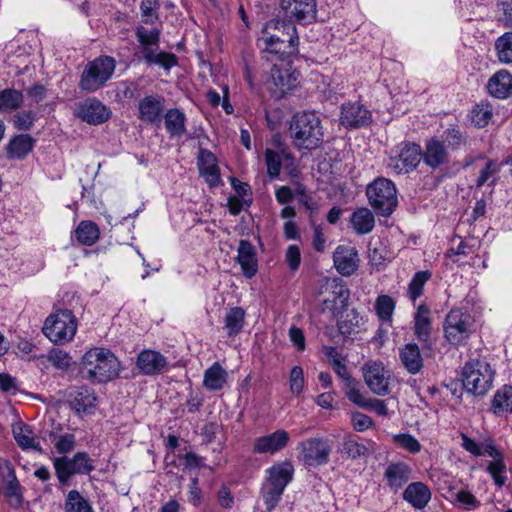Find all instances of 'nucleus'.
<instances>
[{
    "instance_id": "f257e3e1",
    "label": "nucleus",
    "mask_w": 512,
    "mask_h": 512,
    "mask_svg": "<svg viewBox=\"0 0 512 512\" xmlns=\"http://www.w3.org/2000/svg\"><path fill=\"white\" fill-rule=\"evenodd\" d=\"M289 136L298 150H315L324 141V128L320 115L315 111H302L293 115Z\"/></svg>"
},
{
    "instance_id": "f03ea898",
    "label": "nucleus",
    "mask_w": 512,
    "mask_h": 512,
    "mask_svg": "<svg viewBox=\"0 0 512 512\" xmlns=\"http://www.w3.org/2000/svg\"><path fill=\"white\" fill-rule=\"evenodd\" d=\"M266 50L280 57H290L298 52L299 37L291 20H271L263 29Z\"/></svg>"
},
{
    "instance_id": "7ed1b4c3",
    "label": "nucleus",
    "mask_w": 512,
    "mask_h": 512,
    "mask_svg": "<svg viewBox=\"0 0 512 512\" xmlns=\"http://www.w3.org/2000/svg\"><path fill=\"white\" fill-rule=\"evenodd\" d=\"M120 363L108 349L93 348L87 351L80 363V374L84 379L103 383L118 375Z\"/></svg>"
},
{
    "instance_id": "20e7f679",
    "label": "nucleus",
    "mask_w": 512,
    "mask_h": 512,
    "mask_svg": "<svg viewBox=\"0 0 512 512\" xmlns=\"http://www.w3.org/2000/svg\"><path fill=\"white\" fill-rule=\"evenodd\" d=\"M293 475L294 467L288 460L275 463L267 470V483L262 488V494L268 511L278 505L286 486L292 481Z\"/></svg>"
},
{
    "instance_id": "39448f33",
    "label": "nucleus",
    "mask_w": 512,
    "mask_h": 512,
    "mask_svg": "<svg viewBox=\"0 0 512 512\" xmlns=\"http://www.w3.org/2000/svg\"><path fill=\"white\" fill-rule=\"evenodd\" d=\"M115 68L116 61L111 56L102 55L89 61L80 75L79 88L87 93L101 89L112 78Z\"/></svg>"
},
{
    "instance_id": "423d86ee",
    "label": "nucleus",
    "mask_w": 512,
    "mask_h": 512,
    "mask_svg": "<svg viewBox=\"0 0 512 512\" xmlns=\"http://www.w3.org/2000/svg\"><path fill=\"white\" fill-rule=\"evenodd\" d=\"M493 379L490 364L477 359L466 362L461 371L463 388L473 396H484L491 389Z\"/></svg>"
},
{
    "instance_id": "0eeeda50",
    "label": "nucleus",
    "mask_w": 512,
    "mask_h": 512,
    "mask_svg": "<svg viewBox=\"0 0 512 512\" xmlns=\"http://www.w3.org/2000/svg\"><path fill=\"white\" fill-rule=\"evenodd\" d=\"M53 467L61 486H68L72 476L88 475L95 469L93 459L86 452H77L72 457H55Z\"/></svg>"
},
{
    "instance_id": "6e6552de",
    "label": "nucleus",
    "mask_w": 512,
    "mask_h": 512,
    "mask_svg": "<svg viewBox=\"0 0 512 512\" xmlns=\"http://www.w3.org/2000/svg\"><path fill=\"white\" fill-rule=\"evenodd\" d=\"M77 331V320L67 309L50 315L44 323L43 333L53 343L64 344L73 339Z\"/></svg>"
},
{
    "instance_id": "1a4fd4ad",
    "label": "nucleus",
    "mask_w": 512,
    "mask_h": 512,
    "mask_svg": "<svg viewBox=\"0 0 512 512\" xmlns=\"http://www.w3.org/2000/svg\"><path fill=\"white\" fill-rule=\"evenodd\" d=\"M371 206L381 215L389 216L397 206L395 184L386 178H377L366 190Z\"/></svg>"
},
{
    "instance_id": "9d476101",
    "label": "nucleus",
    "mask_w": 512,
    "mask_h": 512,
    "mask_svg": "<svg viewBox=\"0 0 512 512\" xmlns=\"http://www.w3.org/2000/svg\"><path fill=\"white\" fill-rule=\"evenodd\" d=\"M421 161V147L414 142L405 141L392 149L387 160V168L395 175L414 171Z\"/></svg>"
},
{
    "instance_id": "9b49d317",
    "label": "nucleus",
    "mask_w": 512,
    "mask_h": 512,
    "mask_svg": "<svg viewBox=\"0 0 512 512\" xmlns=\"http://www.w3.org/2000/svg\"><path fill=\"white\" fill-rule=\"evenodd\" d=\"M297 450L300 463L309 468H317L329 462L332 446L327 438L311 437L299 442Z\"/></svg>"
},
{
    "instance_id": "f8f14e48",
    "label": "nucleus",
    "mask_w": 512,
    "mask_h": 512,
    "mask_svg": "<svg viewBox=\"0 0 512 512\" xmlns=\"http://www.w3.org/2000/svg\"><path fill=\"white\" fill-rule=\"evenodd\" d=\"M296 82L297 75L291 70L289 63L274 64L267 81V88L271 97L279 100L296 85Z\"/></svg>"
},
{
    "instance_id": "ddd939ff",
    "label": "nucleus",
    "mask_w": 512,
    "mask_h": 512,
    "mask_svg": "<svg viewBox=\"0 0 512 512\" xmlns=\"http://www.w3.org/2000/svg\"><path fill=\"white\" fill-rule=\"evenodd\" d=\"M444 331L449 343H462L470 333V316L461 309H452L445 318Z\"/></svg>"
},
{
    "instance_id": "4468645a",
    "label": "nucleus",
    "mask_w": 512,
    "mask_h": 512,
    "mask_svg": "<svg viewBox=\"0 0 512 512\" xmlns=\"http://www.w3.org/2000/svg\"><path fill=\"white\" fill-rule=\"evenodd\" d=\"M364 380L369 389L376 395L385 396L389 394V371L382 362L370 361L363 368Z\"/></svg>"
},
{
    "instance_id": "2eb2a0df",
    "label": "nucleus",
    "mask_w": 512,
    "mask_h": 512,
    "mask_svg": "<svg viewBox=\"0 0 512 512\" xmlns=\"http://www.w3.org/2000/svg\"><path fill=\"white\" fill-rule=\"evenodd\" d=\"M75 115L90 125H99L110 118L111 110L97 98H87L78 104Z\"/></svg>"
},
{
    "instance_id": "dca6fc26",
    "label": "nucleus",
    "mask_w": 512,
    "mask_h": 512,
    "mask_svg": "<svg viewBox=\"0 0 512 512\" xmlns=\"http://www.w3.org/2000/svg\"><path fill=\"white\" fill-rule=\"evenodd\" d=\"M421 160L426 166L436 170L449 163V151L440 138L432 137L425 142L424 150L421 149Z\"/></svg>"
},
{
    "instance_id": "f3484780",
    "label": "nucleus",
    "mask_w": 512,
    "mask_h": 512,
    "mask_svg": "<svg viewBox=\"0 0 512 512\" xmlns=\"http://www.w3.org/2000/svg\"><path fill=\"white\" fill-rule=\"evenodd\" d=\"M280 8L289 20L310 22L316 16L315 0H281Z\"/></svg>"
},
{
    "instance_id": "a211bd4d",
    "label": "nucleus",
    "mask_w": 512,
    "mask_h": 512,
    "mask_svg": "<svg viewBox=\"0 0 512 512\" xmlns=\"http://www.w3.org/2000/svg\"><path fill=\"white\" fill-rule=\"evenodd\" d=\"M371 122V113L358 102L344 103L341 107L340 123L347 128H360Z\"/></svg>"
},
{
    "instance_id": "6ab92c4d",
    "label": "nucleus",
    "mask_w": 512,
    "mask_h": 512,
    "mask_svg": "<svg viewBox=\"0 0 512 512\" xmlns=\"http://www.w3.org/2000/svg\"><path fill=\"white\" fill-rule=\"evenodd\" d=\"M289 441V433L286 430L279 429L271 434L256 438L253 451L258 454H275L283 450Z\"/></svg>"
},
{
    "instance_id": "aec40b11",
    "label": "nucleus",
    "mask_w": 512,
    "mask_h": 512,
    "mask_svg": "<svg viewBox=\"0 0 512 512\" xmlns=\"http://www.w3.org/2000/svg\"><path fill=\"white\" fill-rule=\"evenodd\" d=\"M136 366L143 375L161 374L168 366L167 358L155 350H143L137 356Z\"/></svg>"
},
{
    "instance_id": "412c9836",
    "label": "nucleus",
    "mask_w": 512,
    "mask_h": 512,
    "mask_svg": "<svg viewBox=\"0 0 512 512\" xmlns=\"http://www.w3.org/2000/svg\"><path fill=\"white\" fill-rule=\"evenodd\" d=\"M164 101V97L160 95L145 96L138 103V119L149 124L159 123L164 110Z\"/></svg>"
},
{
    "instance_id": "4be33fe9",
    "label": "nucleus",
    "mask_w": 512,
    "mask_h": 512,
    "mask_svg": "<svg viewBox=\"0 0 512 512\" xmlns=\"http://www.w3.org/2000/svg\"><path fill=\"white\" fill-rule=\"evenodd\" d=\"M197 165L200 176L203 177L210 186L215 187L219 185L221 182L220 171L217 165V159L211 151L200 149Z\"/></svg>"
},
{
    "instance_id": "5701e85b",
    "label": "nucleus",
    "mask_w": 512,
    "mask_h": 512,
    "mask_svg": "<svg viewBox=\"0 0 512 512\" xmlns=\"http://www.w3.org/2000/svg\"><path fill=\"white\" fill-rule=\"evenodd\" d=\"M236 260L246 278L251 279L258 271L256 250L248 240H240L237 249Z\"/></svg>"
},
{
    "instance_id": "b1692460",
    "label": "nucleus",
    "mask_w": 512,
    "mask_h": 512,
    "mask_svg": "<svg viewBox=\"0 0 512 512\" xmlns=\"http://www.w3.org/2000/svg\"><path fill=\"white\" fill-rule=\"evenodd\" d=\"M333 261L337 271L343 276H350L357 269V251L348 246L340 245L336 248Z\"/></svg>"
},
{
    "instance_id": "393cba45",
    "label": "nucleus",
    "mask_w": 512,
    "mask_h": 512,
    "mask_svg": "<svg viewBox=\"0 0 512 512\" xmlns=\"http://www.w3.org/2000/svg\"><path fill=\"white\" fill-rule=\"evenodd\" d=\"M412 470L404 462L391 463L387 466L384 477L387 480L388 487L394 492L402 489L410 480Z\"/></svg>"
},
{
    "instance_id": "a878e982",
    "label": "nucleus",
    "mask_w": 512,
    "mask_h": 512,
    "mask_svg": "<svg viewBox=\"0 0 512 512\" xmlns=\"http://www.w3.org/2000/svg\"><path fill=\"white\" fill-rule=\"evenodd\" d=\"M431 490L423 482H412L404 490L402 497L415 509H423L431 500Z\"/></svg>"
},
{
    "instance_id": "bb28decb",
    "label": "nucleus",
    "mask_w": 512,
    "mask_h": 512,
    "mask_svg": "<svg viewBox=\"0 0 512 512\" xmlns=\"http://www.w3.org/2000/svg\"><path fill=\"white\" fill-rule=\"evenodd\" d=\"M487 89L491 96L506 99L512 95V75L507 70L497 71L488 81Z\"/></svg>"
},
{
    "instance_id": "cd10ccee",
    "label": "nucleus",
    "mask_w": 512,
    "mask_h": 512,
    "mask_svg": "<svg viewBox=\"0 0 512 512\" xmlns=\"http://www.w3.org/2000/svg\"><path fill=\"white\" fill-rule=\"evenodd\" d=\"M399 358L404 368L412 375L419 373L424 366L420 349L415 343H408L401 347Z\"/></svg>"
},
{
    "instance_id": "c85d7f7f",
    "label": "nucleus",
    "mask_w": 512,
    "mask_h": 512,
    "mask_svg": "<svg viewBox=\"0 0 512 512\" xmlns=\"http://www.w3.org/2000/svg\"><path fill=\"white\" fill-rule=\"evenodd\" d=\"M264 157L267 166V173L271 178H276L280 175L283 164L288 166L293 165L294 162L293 155L285 150L275 151L267 148L265 150Z\"/></svg>"
},
{
    "instance_id": "c756f323",
    "label": "nucleus",
    "mask_w": 512,
    "mask_h": 512,
    "mask_svg": "<svg viewBox=\"0 0 512 512\" xmlns=\"http://www.w3.org/2000/svg\"><path fill=\"white\" fill-rule=\"evenodd\" d=\"M228 372L219 362L213 363L204 372L203 386L209 391H219L227 383Z\"/></svg>"
},
{
    "instance_id": "7c9ffc66",
    "label": "nucleus",
    "mask_w": 512,
    "mask_h": 512,
    "mask_svg": "<svg viewBox=\"0 0 512 512\" xmlns=\"http://www.w3.org/2000/svg\"><path fill=\"white\" fill-rule=\"evenodd\" d=\"M414 333L419 341L428 343L431 335L430 309L422 304L414 317Z\"/></svg>"
},
{
    "instance_id": "2f4dec72",
    "label": "nucleus",
    "mask_w": 512,
    "mask_h": 512,
    "mask_svg": "<svg viewBox=\"0 0 512 512\" xmlns=\"http://www.w3.org/2000/svg\"><path fill=\"white\" fill-rule=\"evenodd\" d=\"M144 61L149 65H158L165 70H170L178 64V58L170 52L159 51L153 48H145L141 51Z\"/></svg>"
},
{
    "instance_id": "473e14b6",
    "label": "nucleus",
    "mask_w": 512,
    "mask_h": 512,
    "mask_svg": "<svg viewBox=\"0 0 512 512\" xmlns=\"http://www.w3.org/2000/svg\"><path fill=\"white\" fill-rule=\"evenodd\" d=\"M70 407L76 413H91L96 407V396L94 392L86 387H80L74 398L70 401Z\"/></svg>"
},
{
    "instance_id": "72a5a7b5",
    "label": "nucleus",
    "mask_w": 512,
    "mask_h": 512,
    "mask_svg": "<svg viewBox=\"0 0 512 512\" xmlns=\"http://www.w3.org/2000/svg\"><path fill=\"white\" fill-rule=\"evenodd\" d=\"M61 425L57 424L49 433V439L54 444L59 454H67L72 452L76 447V437L72 433H60Z\"/></svg>"
},
{
    "instance_id": "f704fd0d",
    "label": "nucleus",
    "mask_w": 512,
    "mask_h": 512,
    "mask_svg": "<svg viewBox=\"0 0 512 512\" xmlns=\"http://www.w3.org/2000/svg\"><path fill=\"white\" fill-rule=\"evenodd\" d=\"M164 122L166 130L172 138L181 137L186 131V116L177 108L167 110L164 115Z\"/></svg>"
},
{
    "instance_id": "c9c22d12",
    "label": "nucleus",
    "mask_w": 512,
    "mask_h": 512,
    "mask_svg": "<svg viewBox=\"0 0 512 512\" xmlns=\"http://www.w3.org/2000/svg\"><path fill=\"white\" fill-rule=\"evenodd\" d=\"M351 224L358 235L370 233L375 226V218L368 208H359L351 216Z\"/></svg>"
},
{
    "instance_id": "e433bc0d",
    "label": "nucleus",
    "mask_w": 512,
    "mask_h": 512,
    "mask_svg": "<svg viewBox=\"0 0 512 512\" xmlns=\"http://www.w3.org/2000/svg\"><path fill=\"white\" fill-rule=\"evenodd\" d=\"M76 240L84 246H92L100 237V230L92 221H81L75 229Z\"/></svg>"
},
{
    "instance_id": "4c0bfd02",
    "label": "nucleus",
    "mask_w": 512,
    "mask_h": 512,
    "mask_svg": "<svg viewBox=\"0 0 512 512\" xmlns=\"http://www.w3.org/2000/svg\"><path fill=\"white\" fill-rule=\"evenodd\" d=\"M34 140L29 135H18L10 140L7 146L9 158L22 159L33 148Z\"/></svg>"
},
{
    "instance_id": "58836bf2",
    "label": "nucleus",
    "mask_w": 512,
    "mask_h": 512,
    "mask_svg": "<svg viewBox=\"0 0 512 512\" xmlns=\"http://www.w3.org/2000/svg\"><path fill=\"white\" fill-rule=\"evenodd\" d=\"M15 440L22 449H31L42 452V447L37 437L33 435L28 425H21L13 430Z\"/></svg>"
},
{
    "instance_id": "ea45409f",
    "label": "nucleus",
    "mask_w": 512,
    "mask_h": 512,
    "mask_svg": "<svg viewBox=\"0 0 512 512\" xmlns=\"http://www.w3.org/2000/svg\"><path fill=\"white\" fill-rule=\"evenodd\" d=\"M363 318L356 309H346L337 321V327L342 335H350L362 323Z\"/></svg>"
},
{
    "instance_id": "a19ab883",
    "label": "nucleus",
    "mask_w": 512,
    "mask_h": 512,
    "mask_svg": "<svg viewBox=\"0 0 512 512\" xmlns=\"http://www.w3.org/2000/svg\"><path fill=\"white\" fill-rule=\"evenodd\" d=\"M338 452L346 459H357L368 454V449L365 445L358 443L351 435L343 438Z\"/></svg>"
},
{
    "instance_id": "79ce46f5",
    "label": "nucleus",
    "mask_w": 512,
    "mask_h": 512,
    "mask_svg": "<svg viewBox=\"0 0 512 512\" xmlns=\"http://www.w3.org/2000/svg\"><path fill=\"white\" fill-rule=\"evenodd\" d=\"M245 311L241 307L231 308L225 318V328L229 337L235 336L242 330L244 326Z\"/></svg>"
},
{
    "instance_id": "37998d69",
    "label": "nucleus",
    "mask_w": 512,
    "mask_h": 512,
    "mask_svg": "<svg viewBox=\"0 0 512 512\" xmlns=\"http://www.w3.org/2000/svg\"><path fill=\"white\" fill-rule=\"evenodd\" d=\"M23 103V94L15 89H4L0 91V111L11 112L18 109Z\"/></svg>"
},
{
    "instance_id": "c03bdc74",
    "label": "nucleus",
    "mask_w": 512,
    "mask_h": 512,
    "mask_svg": "<svg viewBox=\"0 0 512 512\" xmlns=\"http://www.w3.org/2000/svg\"><path fill=\"white\" fill-rule=\"evenodd\" d=\"M440 141L444 142L447 150L450 149L455 151L467 144V135L463 133L457 126H453L443 132Z\"/></svg>"
},
{
    "instance_id": "a18cd8bd",
    "label": "nucleus",
    "mask_w": 512,
    "mask_h": 512,
    "mask_svg": "<svg viewBox=\"0 0 512 512\" xmlns=\"http://www.w3.org/2000/svg\"><path fill=\"white\" fill-rule=\"evenodd\" d=\"M64 510L65 512H94L89 502L77 490L68 492Z\"/></svg>"
},
{
    "instance_id": "49530a36",
    "label": "nucleus",
    "mask_w": 512,
    "mask_h": 512,
    "mask_svg": "<svg viewBox=\"0 0 512 512\" xmlns=\"http://www.w3.org/2000/svg\"><path fill=\"white\" fill-rule=\"evenodd\" d=\"M38 359L42 364L47 360L58 370H67L72 363V357L66 351L57 348L51 349L46 356L42 355Z\"/></svg>"
},
{
    "instance_id": "de8ad7c7",
    "label": "nucleus",
    "mask_w": 512,
    "mask_h": 512,
    "mask_svg": "<svg viewBox=\"0 0 512 512\" xmlns=\"http://www.w3.org/2000/svg\"><path fill=\"white\" fill-rule=\"evenodd\" d=\"M495 413L512 412V386H503L493 398Z\"/></svg>"
},
{
    "instance_id": "09e8293b",
    "label": "nucleus",
    "mask_w": 512,
    "mask_h": 512,
    "mask_svg": "<svg viewBox=\"0 0 512 512\" xmlns=\"http://www.w3.org/2000/svg\"><path fill=\"white\" fill-rule=\"evenodd\" d=\"M497 56L502 63H512V32H506L495 41Z\"/></svg>"
},
{
    "instance_id": "8fccbe9b",
    "label": "nucleus",
    "mask_w": 512,
    "mask_h": 512,
    "mask_svg": "<svg viewBox=\"0 0 512 512\" xmlns=\"http://www.w3.org/2000/svg\"><path fill=\"white\" fill-rule=\"evenodd\" d=\"M431 278L429 271H419L414 274L408 285V296L412 301L418 299L422 293L426 282Z\"/></svg>"
},
{
    "instance_id": "3c124183",
    "label": "nucleus",
    "mask_w": 512,
    "mask_h": 512,
    "mask_svg": "<svg viewBox=\"0 0 512 512\" xmlns=\"http://www.w3.org/2000/svg\"><path fill=\"white\" fill-rule=\"evenodd\" d=\"M395 309L394 300L388 295H380L375 302V310L382 321H388L392 318Z\"/></svg>"
},
{
    "instance_id": "603ef678",
    "label": "nucleus",
    "mask_w": 512,
    "mask_h": 512,
    "mask_svg": "<svg viewBox=\"0 0 512 512\" xmlns=\"http://www.w3.org/2000/svg\"><path fill=\"white\" fill-rule=\"evenodd\" d=\"M492 109L488 104H477L471 111V121L478 127H485L492 118Z\"/></svg>"
},
{
    "instance_id": "864d4df0",
    "label": "nucleus",
    "mask_w": 512,
    "mask_h": 512,
    "mask_svg": "<svg viewBox=\"0 0 512 512\" xmlns=\"http://www.w3.org/2000/svg\"><path fill=\"white\" fill-rule=\"evenodd\" d=\"M5 485V495L10 506L13 508H20L23 504V495L18 479L13 478L11 481L5 482Z\"/></svg>"
},
{
    "instance_id": "5fc2aeb1",
    "label": "nucleus",
    "mask_w": 512,
    "mask_h": 512,
    "mask_svg": "<svg viewBox=\"0 0 512 512\" xmlns=\"http://www.w3.org/2000/svg\"><path fill=\"white\" fill-rule=\"evenodd\" d=\"M486 470L491 475L496 486L502 487L505 485L507 477L505 476L506 465L504 464V458L490 461Z\"/></svg>"
},
{
    "instance_id": "6e6d98bb",
    "label": "nucleus",
    "mask_w": 512,
    "mask_h": 512,
    "mask_svg": "<svg viewBox=\"0 0 512 512\" xmlns=\"http://www.w3.org/2000/svg\"><path fill=\"white\" fill-rule=\"evenodd\" d=\"M160 32L157 29L147 30L140 26L136 29V37L139 43L142 45V49L152 48V46H158Z\"/></svg>"
},
{
    "instance_id": "4d7b16f0",
    "label": "nucleus",
    "mask_w": 512,
    "mask_h": 512,
    "mask_svg": "<svg viewBox=\"0 0 512 512\" xmlns=\"http://www.w3.org/2000/svg\"><path fill=\"white\" fill-rule=\"evenodd\" d=\"M368 257L373 266L379 268L384 265L387 259V251L380 241H370Z\"/></svg>"
},
{
    "instance_id": "13d9d810",
    "label": "nucleus",
    "mask_w": 512,
    "mask_h": 512,
    "mask_svg": "<svg viewBox=\"0 0 512 512\" xmlns=\"http://www.w3.org/2000/svg\"><path fill=\"white\" fill-rule=\"evenodd\" d=\"M393 439L397 444H399L410 453L416 454L421 450L420 442L411 434H396L393 436Z\"/></svg>"
},
{
    "instance_id": "bf43d9fd",
    "label": "nucleus",
    "mask_w": 512,
    "mask_h": 512,
    "mask_svg": "<svg viewBox=\"0 0 512 512\" xmlns=\"http://www.w3.org/2000/svg\"><path fill=\"white\" fill-rule=\"evenodd\" d=\"M500 170L498 163L494 160H488L485 166L480 170L476 180V187L480 188L494 177Z\"/></svg>"
},
{
    "instance_id": "052dcab7",
    "label": "nucleus",
    "mask_w": 512,
    "mask_h": 512,
    "mask_svg": "<svg viewBox=\"0 0 512 512\" xmlns=\"http://www.w3.org/2000/svg\"><path fill=\"white\" fill-rule=\"evenodd\" d=\"M290 390L293 394L299 395L304 387L303 369L300 366H294L289 375Z\"/></svg>"
},
{
    "instance_id": "680f3d73",
    "label": "nucleus",
    "mask_w": 512,
    "mask_h": 512,
    "mask_svg": "<svg viewBox=\"0 0 512 512\" xmlns=\"http://www.w3.org/2000/svg\"><path fill=\"white\" fill-rule=\"evenodd\" d=\"M357 385H358V382L356 380L353 381V384L346 385V387L348 388V390L346 392V396L348 397V399L351 402H353L357 406L362 407V408H366V406H367V404L369 402V399H366L362 395V393L357 388Z\"/></svg>"
},
{
    "instance_id": "e2e57ef3",
    "label": "nucleus",
    "mask_w": 512,
    "mask_h": 512,
    "mask_svg": "<svg viewBox=\"0 0 512 512\" xmlns=\"http://www.w3.org/2000/svg\"><path fill=\"white\" fill-rule=\"evenodd\" d=\"M285 260L291 271H295L299 268L301 263L300 249L296 245H290L286 249Z\"/></svg>"
},
{
    "instance_id": "0e129e2a",
    "label": "nucleus",
    "mask_w": 512,
    "mask_h": 512,
    "mask_svg": "<svg viewBox=\"0 0 512 512\" xmlns=\"http://www.w3.org/2000/svg\"><path fill=\"white\" fill-rule=\"evenodd\" d=\"M456 500L468 510L477 508L480 504L476 497L467 490L458 491L456 493Z\"/></svg>"
},
{
    "instance_id": "69168bd1",
    "label": "nucleus",
    "mask_w": 512,
    "mask_h": 512,
    "mask_svg": "<svg viewBox=\"0 0 512 512\" xmlns=\"http://www.w3.org/2000/svg\"><path fill=\"white\" fill-rule=\"evenodd\" d=\"M352 423L356 431L362 432L372 427L373 420L368 415L356 412L352 415Z\"/></svg>"
},
{
    "instance_id": "338daca9",
    "label": "nucleus",
    "mask_w": 512,
    "mask_h": 512,
    "mask_svg": "<svg viewBox=\"0 0 512 512\" xmlns=\"http://www.w3.org/2000/svg\"><path fill=\"white\" fill-rule=\"evenodd\" d=\"M461 438H462V447L466 451H468L469 453H471L474 456H483L484 455V450L479 443H477L476 441H474L473 439H471L470 437H468L465 434H462Z\"/></svg>"
},
{
    "instance_id": "774afa93",
    "label": "nucleus",
    "mask_w": 512,
    "mask_h": 512,
    "mask_svg": "<svg viewBox=\"0 0 512 512\" xmlns=\"http://www.w3.org/2000/svg\"><path fill=\"white\" fill-rule=\"evenodd\" d=\"M498 6L503 11V18L501 20L504 26L512 28V0H499Z\"/></svg>"
}]
</instances>
